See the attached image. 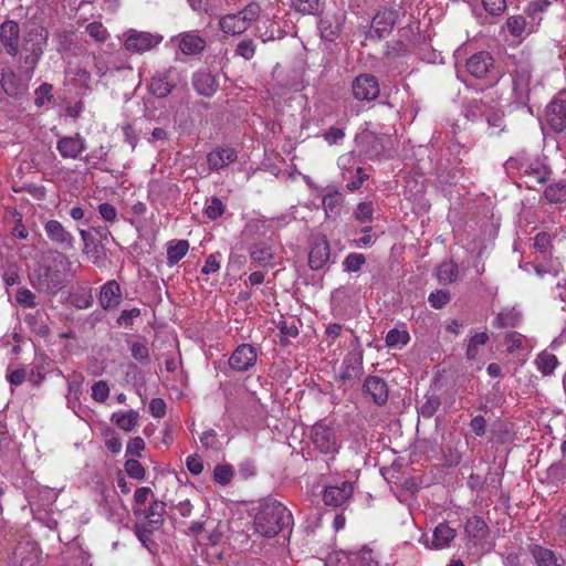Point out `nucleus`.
<instances>
[{"label": "nucleus", "instance_id": "f257e3e1", "mask_svg": "<svg viewBox=\"0 0 566 566\" xmlns=\"http://www.w3.org/2000/svg\"><path fill=\"white\" fill-rule=\"evenodd\" d=\"M72 261L63 252L53 250L43 255L33 269L31 285L40 293L55 296L66 285Z\"/></svg>", "mask_w": 566, "mask_h": 566}, {"label": "nucleus", "instance_id": "f03ea898", "mask_svg": "<svg viewBox=\"0 0 566 566\" xmlns=\"http://www.w3.org/2000/svg\"><path fill=\"white\" fill-rule=\"evenodd\" d=\"M292 514L276 500L268 499L261 503L254 516V531L263 537H274L292 525Z\"/></svg>", "mask_w": 566, "mask_h": 566}, {"label": "nucleus", "instance_id": "7ed1b4c3", "mask_svg": "<svg viewBox=\"0 0 566 566\" xmlns=\"http://www.w3.org/2000/svg\"><path fill=\"white\" fill-rule=\"evenodd\" d=\"M512 76L514 101L515 103L525 106L530 101V84L532 80L531 63L526 60L517 61Z\"/></svg>", "mask_w": 566, "mask_h": 566}, {"label": "nucleus", "instance_id": "20e7f679", "mask_svg": "<svg viewBox=\"0 0 566 566\" xmlns=\"http://www.w3.org/2000/svg\"><path fill=\"white\" fill-rule=\"evenodd\" d=\"M311 439L314 446L326 455L334 457L340 448L335 430L324 422H316L312 427Z\"/></svg>", "mask_w": 566, "mask_h": 566}, {"label": "nucleus", "instance_id": "39448f33", "mask_svg": "<svg viewBox=\"0 0 566 566\" xmlns=\"http://www.w3.org/2000/svg\"><path fill=\"white\" fill-rule=\"evenodd\" d=\"M468 72L475 78H499L495 72V60L488 51H480L471 55L465 63Z\"/></svg>", "mask_w": 566, "mask_h": 566}, {"label": "nucleus", "instance_id": "423d86ee", "mask_svg": "<svg viewBox=\"0 0 566 566\" xmlns=\"http://www.w3.org/2000/svg\"><path fill=\"white\" fill-rule=\"evenodd\" d=\"M178 81L179 77L176 69L170 66L155 72L147 85V88L155 97L164 98L174 91Z\"/></svg>", "mask_w": 566, "mask_h": 566}, {"label": "nucleus", "instance_id": "0eeeda50", "mask_svg": "<svg viewBox=\"0 0 566 566\" xmlns=\"http://www.w3.org/2000/svg\"><path fill=\"white\" fill-rule=\"evenodd\" d=\"M124 46L128 52L143 53L155 48L161 41L160 35H155L149 32H142L129 30L125 34Z\"/></svg>", "mask_w": 566, "mask_h": 566}, {"label": "nucleus", "instance_id": "6e6552de", "mask_svg": "<svg viewBox=\"0 0 566 566\" xmlns=\"http://www.w3.org/2000/svg\"><path fill=\"white\" fill-rule=\"evenodd\" d=\"M469 112L473 118L478 117V115L485 116L491 128H494L497 132H502L504 129V113L495 106L490 105L488 101H472Z\"/></svg>", "mask_w": 566, "mask_h": 566}, {"label": "nucleus", "instance_id": "1a4fd4ad", "mask_svg": "<svg viewBox=\"0 0 566 566\" xmlns=\"http://www.w3.org/2000/svg\"><path fill=\"white\" fill-rule=\"evenodd\" d=\"M353 95L358 101H374L379 96L380 88L376 76L360 74L352 83Z\"/></svg>", "mask_w": 566, "mask_h": 566}, {"label": "nucleus", "instance_id": "9d476101", "mask_svg": "<svg viewBox=\"0 0 566 566\" xmlns=\"http://www.w3.org/2000/svg\"><path fill=\"white\" fill-rule=\"evenodd\" d=\"M363 374V350L357 348L348 352L342 363L339 379L343 381L354 380L360 378Z\"/></svg>", "mask_w": 566, "mask_h": 566}, {"label": "nucleus", "instance_id": "9b49d317", "mask_svg": "<svg viewBox=\"0 0 566 566\" xmlns=\"http://www.w3.org/2000/svg\"><path fill=\"white\" fill-rule=\"evenodd\" d=\"M256 363V349L250 344H242L235 348L229 358L230 367L235 371H245Z\"/></svg>", "mask_w": 566, "mask_h": 566}, {"label": "nucleus", "instance_id": "f8f14e48", "mask_svg": "<svg viewBox=\"0 0 566 566\" xmlns=\"http://www.w3.org/2000/svg\"><path fill=\"white\" fill-rule=\"evenodd\" d=\"M354 486L348 481H343L339 485H328L323 493V501L328 506L338 507L345 504L353 495Z\"/></svg>", "mask_w": 566, "mask_h": 566}, {"label": "nucleus", "instance_id": "ddd939ff", "mask_svg": "<svg viewBox=\"0 0 566 566\" xmlns=\"http://www.w3.org/2000/svg\"><path fill=\"white\" fill-rule=\"evenodd\" d=\"M363 394L369 396L377 406H384L389 397L387 382L378 376H368L365 379Z\"/></svg>", "mask_w": 566, "mask_h": 566}, {"label": "nucleus", "instance_id": "4468645a", "mask_svg": "<svg viewBox=\"0 0 566 566\" xmlns=\"http://www.w3.org/2000/svg\"><path fill=\"white\" fill-rule=\"evenodd\" d=\"M331 248L325 237L313 241L308 253V265L313 271L322 270L328 262Z\"/></svg>", "mask_w": 566, "mask_h": 566}, {"label": "nucleus", "instance_id": "2eb2a0df", "mask_svg": "<svg viewBox=\"0 0 566 566\" xmlns=\"http://www.w3.org/2000/svg\"><path fill=\"white\" fill-rule=\"evenodd\" d=\"M44 230L48 238L56 245L64 250H72L74 248V237L65 230L62 223L57 220H49L44 224Z\"/></svg>", "mask_w": 566, "mask_h": 566}, {"label": "nucleus", "instance_id": "dca6fc26", "mask_svg": "<svg viewBox=\"0 0 566 566\" xmlns=\"http://www.w3.org/2000/svg\"><path fill=\"white\" fill-rule=\"evenodd\" d=\"M85 148V140L78 133L62 137L56 143V149L64 159H76Z\"/></svg>", "mask_w": 566, "mask_h": 566}, {"label": "nucleus", "instance_id": "f3484780", "mask_svg": "<svg viewBox=\"0 0 566 566\" xmlns=\"http://www.w3.org/2000/svg\"><path fill=\"white\" fill-rule=\"evenodd\" d=\"M237 158L238 153L234 148L218 146L207 155V163L210 170L218 171L234 163Z\"/></svg>", "mask_w": 566, "mask_h": 566}, {"label": "nucleus", "instance_id": "a211bd4d", "mask_svg": "<svg viewBox=\"0 0 566 566\" xmlns=\"http://www.w3.org/2000/svg\"><path fill=\"white\" fill-rule=\"evenodd\" d=\"M399 11L395 9H384L378 11L371 22V28L379 39L390 33L397 20Z\"/></svg>", "mask_w": 566, "mask_h": 566}, {"label": "nucleus", "instance_id": "6ab92c4d", "mask_svg": "<svg viewBox=\"0 0 566 566\" xmlns=\"http://www.w3.org/2000/svg\"><path fill=\"white\" fill-rule=\"evenodd\" d=\"M19 35L20 28L17 22L9 20L0 25V41L11 56H15L19 51Z\"/></svg>", "mask_w": 566, "mask_h": 566}, {"label": "nucleus", "instance_id": "aec40b11", "mask_svg": "<svg viewBox=\"0 0 566 566\" xmlns=\"http://www.w3.org/2000/svg\"><path fill=\"white\" fill-rule=\"evenodd\" d=\"M0 82L4 93L11 97L21 96L28 91L27 81H23L11 69L3 70Z\"/></svg>", "mask_w": 566, "mask_h": 566}, {"label": "nucleus", "instance_id": "412c9836", "mask_svg": "<svg viewBox=\"0 0 566 566\" xmlns=\"http://www.w3.org/2000/svg\"><path fill=\"white\" fill-rule=\"evenodd\" d=\"M547 123L555 132H562L566 127V102L554 99L547 106Z\"/></svg>", "mask_w": 566, "mask_h": 566}, {"label": "nucleus", "instance_id": "4be33fe9", "mask_svg": "<svg viewBox=\"0 0 566 566\" xmlns=\"http://www.w3.org/2000/svg\"><path fill=\"white\" fill-rule=\"evenodd\" d=\"M166 513V503L161 501H154L147 510H134V514L139 516L144 515L147 520V526L151 530H158L164 524V514Z\"/></svg>", "mask_w": 566, "mask_h": 566}, {"label": "nucleus", "instance_id": "5701e85b", "mask_svg": "<svg viewBox=\"0 0 566 566\" xmlns=\"http://www.w3.org/2000/svg\"><path fill=\"white\" fill-rule=\"evenodd\" d=\"M122 298L119 284L112 280L108 281L101 290L99 303L105 310L116 307Z\"/></svg>", "mask_w": 566, "mask_h": 566}, {"label": "nucleus", "instance_id": "b1692460", "mask_svg": "<svg viewBox=\"0 0 566 566\" xmlns=\"http://www.w3.org/2000/svg\"><path fill=\"white\" fill-rule=\"evenodd\" d=\"M206 48V40L193 32L180 35L179 49L186 55L198 54Z\"/></svg>", "mask_w": 566, "mask_h": 566}, {"label": "nucleus", "instance_id": "393cba45", "mask_svg": "<svg viewBox=\"0 0 566 566\" xmlns=\"http://www.w3.org/2000/svg\"><path fill=\"white\" fill-rule=\"evenodd\" d=\"M455 537V531L447 523H440L433 532L430 548L442 549L450 545L451 541Z\"/></svg>", "mask_w": 566, "mask_h": 566}, {"label": "nucleus", "instance_id": "a878e982", "mask_svg": "<svg viewBox=\"0 0 566 566\" xmlns=\"http://www.w3.org/2000/svg\"><path fill=\"white\" fill-rule=\"evenodd\" d=\"M530 554L532 555L536 566H560L555 553L541 545H530Z\"/></svg>", "mask_w": 566, "mask_h": 566}, {"label": "nucleus", "instance_id": "bb28decb", "mask_svg": "<svg viewBox=\"0 0 566 566\" xmlns=\"http://www.w3.org/2000/svg\"><path fill=\"white\" fill-rule=\"evenodd\" d=\"M192 84L200 95L211 96L216 92V81L209 72L200 71L195 73Z\"/></svg>", "mask_w": 566, "mask_h": 566}, {"label": "nucleus", "instance_id": "cd10ccee", "mask_svg": "<svg viewBox=\"0 0 566 566\" xmlns=\"http://www.w3.org/2000/svg\"><path fill=\"white\" fill-rule=\"evenodd\" d=\"M464 528H465V533L468 534V536L473 539L481 541V539L486 538L489 535L488 524L485 523V521L482 517H480L478 515H474V516H471L470 518H468Z\"/></svg>", "mask_w": 566, "mask_h": 566}, {"label": "nucleus", "instance_id": "c85d7f7f", "mask_svg": "<svg viewBox=\"0 0 566 566\" xmlns=\"http://www.w3.org/2000/svg\"><path fill=\"white\" fill-rule=\"evenodd\" d=\"M219 25L224 33L231 35L241 34L248 30L247 23L241 20L238 13L222 17L219 21Z\"/></svg>", "mask_w": 566, "mask_h": 566}, {"label": "nucleus", "instance_id": "c756f323", "mask_svg": "<svg viewBox=\"0 0 566 566\" xmlns=\"http://www.w3.org/2000/svg\"><path fill=\"white\" fill-rule=\"evenodd\" d=\"M250 256L259 266H268L272 263V248L265 243H254L249 249Z\"/></svg>", "mask_w": 566, "mask_h": 566}, {"label": "nucleus", "instance_id": "7c9ffc66", "mask_svg": "<svg viewBox=\"0 0 566 566\" xmlns=\"http://www.w3.org/2000/svg\"><path fill=\"white\" fill-rule=\"evenodd\" d=\"M139 415L135 410L125 412H115L112 416V421L122 430L130 432L138 423Z\"/></svg>", "mask_w": 566, "mask_h": 566}, {"label": "nucleus", "instance_id": "2f4dec72", "mask_svg": "<svg viewBox=\"0 0 566 566\" xmlns=\"http://www.w3.org/2000/svg\"><path fill=\"white\" fill-rule=\"evenodd\" d=\"M459 274V268L452 260L442 262L437 270V279L440 284L454 282Z\"/></svg>", "mask_w": 566, "mask_h": 566}, {"label": "nucleus", "instance_id": "473e14b6", "mask_svg": "<svg viewBox=\"0 0 566 566\" xmlns=\"http://www.w3.org/2000/svg\"><path fill=\"white\" fill-rule=\"evenodd\" d=\"M189 243L187 240L171 241L167 249V262L170 265L178 263L188 252Z\"/></svg>", "mask_w": 566, "mask_h": 566}, {"label": "nucleus", "instance_id": "72a5a7b5", "mask_svg": "<svg viewBox=\"0 0 566 566\" xmlns=\"http://www.w3.org/2000/svg\"><path fill=\"white\" fill-rule=\"evenodd\" d=\"M292 8L302 14H319L323 10L321 0H292Z\"/></svg>", "mask_w": 566, "mask_h": 566}, {"label": "nucleus", "instance_id": "f704fd0d", "mask_svg": "<svg viewBox=\"0 0 566 566\" xmlns=\"http://www.w3.org/2000/svg\"><path fill=\"white\" fill-rule=\"evenodd\" d=\"M80 235L84 242V251L99 258L104 253V245L86 230H80Z\"/></svg>", "mask_w": 566, "mask_h": 566}, {"label": "nucleus", "instance_id": "c9c22d12", "mask_svg": "<svg viewBox=\"0 0 566 566\" xmlns=\"http://www.w3.org/2000/svg\"><path fill=\"white\" fill-rule=\"evenodd\" d=\"M535 364L545 376L551 375L558 365L557 357L548 352H542L538 354Z\"/></svg>", "mask_w": 566, "mask_h": 566}, {"label": "nucleus", "instance_id": "e433bc0d", "mask_svg": "<svg viewBox=\"0 0 566 566\" xmlns=\"http://www.w3.org/2000/svg\"><path fill=\"white\" fill-rule=\"evenodd\" d=\"M544 196L549 202H566V184L557 182L549 185L545 189Z\"/></svg>", "mask_w": 566, "mask_h": 566}, {"label": "nucleus", "instance_id": "4c0bfd02", "mask_svg": "<svg viewBox=\"0 0 566 566\" xmlns=\"http://www.w3.org/2000/svg\"><path fill=\"white\" fill-rule=\"evenodd\" d=\"M410 336L407 331H400L398 328L390 329L385 338L388 347H401L408 344Z\"/></svg>", "mask_w": 566, "mask_h": 566}, {"label": "nucleus", "instance_id": "58836bf2", "mask_svg": "<svg viewBox=\"0 0 566 566\" xmlns=\"http://www.w3.org/2000/svg\"><path fill=\"white\" fill-rule=\"evenodd\" d=\"M518 322L520 316L513 311L501 312L493 321V326L496 328L516 327Z\"/></svg>", "mask_w": 566, "mask_h": 566}, {"label": "nucleus", "instance_id": "ea45409f", "mask_svg": "<svg viewBox=\"0 0 566 566\" xmlns=\"http://www.w3.org/2000/svg\"><path fill=\"white\" fill-rule=\"evenodd\" d=\"M25 322L39 336L44 337L50 334V327L42 319V314L40 312H36L34 315H28Z\"/></svg>", "mask_w": 566, "mask_h": 566}, {"label": "nucleus", "instance_id": "a19ab883", "mask_svg": "<svg viewBox=\"0 0 566 566\" xmlns=\"http://www.w3.org/2000/svg\"><path fill=\"white\" fill-rule=\"evenodd\" d=\"M318 29L323 39L333 41L340 32V24L338 22L333 24L328 18H321Z\"/></svg>", "mask_w": 566, "mask_h": 566}, {"label": "nucleus", "instance_id": "79ce46f5", "mask_svg": "<svg viewBox=\"0 0 566 566\" xmlns=\"http://www.w3.org/2000/svg\"><path fill=\"white\" fill-rule=\"evenodd\" d=\"M276 327L281 334L280 343L282 346H286L290 343V338H295L298 335V328L294 322L289 324L286 321H280Z\"/></svg>", "mask_w": 566, "mask_h": 566}, {"label": "nucleus", "instance_id": "37998d69", "mask_svg": "<svg viewBox=\"0 0 566 566\" xmlns=\"http://www.w3.org/2000/svg\"><path fill=\"white\" fill-rule=\"evenodd\" d=\"M85 31L97 43H104L109 38L107 29L97 21L87 24Z\"/></svg>", "mask_w": 566, "mask_h": 566}, {"label": "nucleus", "instance_id": "c03bdc74", "mask_svg": "<svg viewBox=\"0 0 566 566\" xmlns=\"http://www.w3.org/2000/svg\"><path fill=\"white\" fill-rule=\"evenodd\" d=\"M426 401L418 409L419 415L423 418H431L436 411L439 409L441 401L440 398L436 395H427Z\"/></svg>", "mask_w": 566, "mask_h": 566}, {"label": "nucleus", "instance_id": "a18cd8bd", "mask_svg": "<svg viewBox=\"0 0 566 566\" xmlns=\"http://www.w3.org/2000/svg\"><path fill=\"white\" fill-rule=\"evenodd\" d=\"M233 478V468L230 464H218L213 470V480L216 483L227 485Z\"/></svg>", "mask_w": 566, "mask_h": 566}, {"label": "nucleus", "instance_id": "49530a36", "mask_svg": "<svg viewBox=\"0 0 566 566\" xmlns=\"http://www.w3.org/2000/svg\"><path fill=\"white\" fill-rule=\"evenodd\" d=\"M489 339V335L486 333H475L469 340L467 348V358L469 360H474L478 356V347L479 345H484Z\"/></svg>", "mask_w": 566, "mask_h": 566}, {"label": "nucleus", "instance_id": "de8ad7c7", "mask_svg": "<svg viewBox=\"0 0 566 566\" xmlns=\"http://www.w3.org/2000/svg\"><path fill=\"white\" fill-rule=\"evenodd\" d=\"M125 472L135 480H144L146 476V470L136 459H127L124 463Z\"/></svg>", "mask_w": 566, "mask_h": 566}, {"label": "nucleus", "instance_id": "09e8293b", "mask_svg": "<svg viewBox=\"0 0 566 566\" xmlns=\"http://www.w3.org/2000/svg\"><path fill=\"white\" fill-rule=\"evenodd\" d=\"M525 176L530 177L531 181H535L537 184H544L548 179V170L539 164H536L535 166L530 165L525 169Z\"/></svg>", "mask_w": 566, "mask_h": 566}, {"label": "nucleus", "instance_id": "8fccbe9b", "mask_svg": "<svg viewBox=\"0 0 566 566\" xmlns=\"http://www.w3.org/2000/svg\"><path fill=\"white\" fill-rule=\"evenodd\" d=\"M451 300L450 292L448 290H437L436 292L430 293L428 297L429 304L436 308H443Z\"/></svg>", "mask_w": 566, "mask_h": 566}, {"label": "nucleus", "instance_id": "3c124183", "mask_svg": "<svg viewBox=\"0 0 566 566\" xmlns=\"http://www.w3.org/2000/svg\"><path fill=\"white\" fill-rule=\"evenodd\" d=\"M549 4L548 0H534L527 6L525 12L533 21L537 20L539 22L542 20L541 13L546 11Z\"/></svg>", "mask_w": 566, "mask_h": 566}, {"label": "nucleus", "instance_id": "603ef678", "mask_svg": "<svg viewBox=\"0 0 566 566\" xmlns=\"http://www.w3.org/2000/svg\"><path fill=\"white\" fill-rule=\"evenodd\" d=\"M132 356L142 364H148L150 361V354L148 347L140 342L130 343Z\"/></svg>", "mask_w": 566, "mask_h": 566}, {"label": "nucleus", "instance_id": "864d4df0", "mask_svg": "<svg viewBox=\"0 0 566 566\" xmlns=\"http://www.w3.org/2000/svg\"><path fill=\"white\" fill-rule=\"evenodd\" d=\"M260 12V6L255 2H250L240 12H238V14L241 20L247 23V28L249 29L250 24L259 18Z\"/></svg>", "mask_w": 566, "mask_h": 566}, {"label": "nucleus", "instance_id": "5fc2aeb1", "mask_svg": "<svg viewBox=\"0 0 566 566\" xmlns=\"http://www.w3.org/2000/svg\"><path fill=\"white\" fill-rule=\"evenodd\" d=\"M15 301L23 307L33 308L36 306L35 294L27 287L18 289L15 293Z\"/></svg>", "mask_w": 566, "mask_h": 566}, {"label": "nucleus", "instance_id": "6e6d98bb", "mask_svg": "<svg viewBox=\"0 0 566 566\" xmlns=\"http://www.w3.org/2000/svg\"><path fill=\"white\" fill-rule=\"evenodd\" d=\"M506 28L511 35L520 36L525 29V19L522 15H513L506 20Z\"/></svg>", "mask_w": 566, "mask_h": 566}, {"label": "nucleus", "instance_id": "4d7b16f0", "mask_svg": "<svg viewBox=\"0 0 566 566\" xmlns=\"http://www.w3.org/2000/svg\"><path fill=\"white\" fill-rule=\"evenodd\" d=\"M366 262L364 254L361 253H350L346 256L344 261V268L348 272H357L360 270L363 264Z\"/></svg>", "mask_w": 566, "mask_h": 566}, {"label": "nucleus", "instance_id": "13d9d810", "mask_svg": "<svg viewBox=\"0 0 566 566\" xmlns=\"http://www.w3.org/2000/svg\"><path fill=\"white\" fill-rule=\"evenodd\" d=\"M24 50L30 52L24 57V63L29 70L33 71V69L35 67L38 61L40 60V57L43 53L42 46L39 44H32L31 48L24 46Z\"/></svg>", "mask_w": 566, "mask_h": 566}, {"label": "nucleus", "instance_id": "bf43d9fd", "mask_svg": "<svg viewBox=\"0 0 566 566\" xmlns=\"http://www.w3.org/2000/svg\"><path fill=\"white\" fill-rule=\"evenodd\" d=\"M109 395V387L105 380H98L92 386V398L97 402H104Z\"/></svg>", "mask_w": 566, "mask_h": 566}, {"label": "nucleus", "instance_id": "052dcab7", "mask_svg": "<svg viewBox=\"0 0 566 566\" xmlns=\"http://www.w3.org/2000/svg\"><path fill=\"white\" fill-rule=\"evenodd\" d=\"M484 10L493 17L501 15L506 9V0H482Z\"/></svg>", "mask_w": 566, "mask_h": 566}, {"label": "nucleus", "instance_id": "680f3d73", "mask_svg": "<svg viewBox=\"0 0 566 566\" xmlns=\"http://www.w3.org/2000/svg\"><path fill=\"white\" fill-rule=\"evenodd\" d=\"M235 53L244 60H251L255 54V44L252 40L244 39L238 43Z\"/></svg>", "mask_w": 566, "mask_h": 566}, {"label": "nucleus", "instance_id": "e2e57ef3", "mask_svg": "<svg viewBox=\"0 0 566 566\" xmlns=\"http://www.w3.org/2000/svg\"><path fill=\"white\" fill-rule=\"evenodd\" d=\"M534 248L542 254L546 255L552 248V239L547 232H539L534 239Z\"/></svg>", "mask_w": 566, "mask_h": 566}, {"label": "nucleus", "instance_id": "0e129e2a", "mask_svg": "<svg viewBox=\"0 0 566 566\" xmlns=\"http://www.w3.org/2000/svg\"><path fill=\"white\" fill-rule=\"evenodd\" d=\"M205 212L209 219L214 220L224 212V205L219 198L212 197L210 203L206 207Z\"/></svg>", "mask_w": 566, "mask_h": 566}, {"label": "nucleus", "instance_id": "69168bd1", "mask_svg": "<svg viewBox=\"0 0 566 566\" xmlns=\"http://www.w3.org/2000/svg\"><path fill=\"white\" fill-rule=\"evenodd\" d=\"M373 202H360L355 211V217L360 222L370 221L373 218Z\"/></svg>", "mask_w": 566, "mask_h": 566}, {"label": "nucleus", "instance_id": "338daca9", "mask_svg": "<svg viewBox=\"0 0 566 566\" xmlns=\"http://www.w3.org/2000/svg\"><path fill=\"white\" fill-rule=\"evenodd\" d=\"M343 201V196L338 191L329 192L323 198V206L325 211H334Z\"/></svg>", "mask_w": 566, "mask_h": 566}, {"label": "nucleus", "instance_id": "774afa93", "mask_svg": "<svg viewBox=\"0 0 566 566\" xmlns=\"http://www.w3.org/2000/svg\"><path fill=\"white\" fill-rule=\"evenodd\" d=\"M53 86L49 83H43L40 85V87L36 90V98L34 101L35 105L41 107L44 105V101H51L53 98L52 95Z\"/></svg>", "mask_w": 566, "mask_h": 566}]
</instances>
